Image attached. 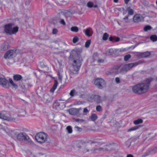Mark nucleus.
Returning a JSON list of instances; mask_svg holds the SVG:
<instances>
[{
  "mask_svg": "<svg viewBox=\"0 0 157 157\" xmlns=\"http://www.w3.org/2000/svg\"><path fill=\"white\" fill-rule=\"evenodd\" d=\"M69 59L72 62L70 68L71 71L74 74H77L82 61L80 55L78 54L76 51L72 50Z\"/></svg>",
  "mask_w": 157,
  "mask_h": 157,
  "instance_id": "f257e3e1",
  "label": "nucleus"
},
{
  "mask_svg": "<svg viewBox=\"0 0 157 157\" xmlns=\"http://www.w3.org/2000/svg\"><path fill=\"white\" fill-rule=\"evenodd\" d=\"M151 79H147L145 82L137 84L132 88V90L135 93L142 94L146 93L149 88Z\"/></svg>",
  "mask_w": 157,
  "mask_h": 157,
  "instance_id": "f03ea898",
  "label": "nucleus"
},
{
  "mask_svg": "<svg viewBox=\"0 0 157 157\" xmlns=\"http://www.w3.org/2000/svg\"><path fill=\"white\" fill-rule=\"evenodd\" d=\"M140 63L139 62H136L124 65H117L115 67V69L117 70L119 72L125 73L132 68L136 66Z\"/></svg>",
  "mask_w": 157,
  "mask_h": 157,
  "instance_id": "7ed1b4c3",
  "label": "nucleus"
},
{
  "mask_svg": "<svg viewBox=\"0 0 157 157\" xmlns=\"http://www.w3.org/2000/svg\"><path fill=\"white\" fill-rule=\"evenodd\" d=\"M13 26V24L11 23L6 25L4 27V32L10 35L16 33L18 31V28L17 26L12 27Z\"/></svg>",
  "mask_w": 157,
  "mask_h": 157,
  "instance_id": "20e7f679",
  "label": "nucleus"
},
{
  "mask_svg": "<svg viewBox=\"0 0 157 157\" xmlns=\"http://www.w3.org/2000/svg\"><path fill=\"white\" fill-rule=\"evenodd\" d=\"M35 138L37 142L40 143H44L47 140L48 136L44 132H40L37 133Z\"/></svg>",
  "mask_w": 157,
  "mask_h": 157,
  "instance_id": "39448f33",
  "label": "nucleus"
},
{
  "mask_svg": "<svg viewBox=\"0 0 157 157\" xmlns=\"http://www.w3.org/2000/svg\"><path fill=\"white\" fill-rule=\"evenodd\" d=\"M0 118L10 121H14L16 120L15 118L5 112H2L0 113Z\"/></svg>",
  "mask_w": 157,
  "mask_h": 157,
  "instance_id": "423d86ee",
  "label": "nucleus"
},
{
  "mask_svg": "<svg viewBox=\"0 0 157 157\" xmlns=\"http://www.w3.org/2000/svg\"><path fill=\"white\" fill-rule=\"evenodd\" d=\"M17 138L19 141L25 140L29 142L31 141L29 137L24 132H20L18 133L17 136Z\"/></svg>",
  "mask_w": 157,
  "mask_h": 157,
  "instance_id": "0eeeda50",
  "label": "nucleus"
},
{
  "mask_svg": "<svg viewBox=\"0 0 157 157\" xmlns=\"http://www.w3.org/2000/svg\"><path fill=\"white\" fill-rule=\"evenodd\" d=\"M16 55L15 50H10L6 52L4 57L6 59H11L15 57Z\"/></svg>",
  "mask_w": 157,
  "mask_h": 157,
  "instance_id": "6e6552de",
  "label": "nucleus"
},
{
  "mask_svg": "<svg viewBox=\"0 0 157 157\" xmlns=\"http://www.w3.org/2000/svg\"><path fill=\"white\" fill-rule=\"evenodd\" d=\"M94 84L99 89H102L105 85L104 80L102 78L96 79L94 81Z\"/></svg>",
  "mask_w": 157,
  "mask_h": 157,
  "instance_id": "1a4fd4ad",
  "label": "nucleus"
},
{
  "mask_svg": "<svg viewBox=\"0 0 157 157\" xmlns=\"http://www.w3.org/2000/svg\"><path fill=\"white\" fill-rule=\"evenodd\" d=\"M53 106L56 109H61L65 107V102H62L61 101L56 102L54 103Z\"/></svg>",
  "mask_w": 157,
  "mask_h": 157,
  "instance_id": "9d476101",
  "label": "nucleus"
},
{
  "mask_svg": "<svg viewBox=\"0 0 157 157\" xmlns=\"http://www.w3.org/2000/svg\"><path fill=\"white\" fill-rule=\"evenodd\" d=\"M82 109L81 108H71L68 110L69 113L72 115H77L79 113V111Z\"/></svg>",
  "mask_w": 157,
  "mask_h": 157,
  "instance_id": "9b49d317",
  "label": "nucleus"
},
{
  "mask_svg": "<svg viewBox=\"0 0 157 157\" xmlns=\"http://www.w3.org/2000/svg\"><path fill=\"white\" fill-rule=\"evenodd\" d=\"M8 81L4 78H0V85L5 88H9V86L7 84Z\"/></svg>",
  "mask_w": 157,
  "mask_h": 157,
  "instance_id": "f8f14e48",
  "label": "nucleus"
},
{
  "mask_svg": "<svg viewBox=\"0 0 157 157\" xmlns=\"http://www.w3.org/2000/svg\"><path fill=\"white\" fill-rule=\"evenodd\" d=\"M90 98L98 103L101 102L102 101L101 97L98 95H92L90 97Z\"/></svg>",
  "mask_w": 157,
  "mask_h": 157,
  "instance_id": "ddd939ff",
  "label": "nucleus"
},
{
  "mask_svg": "<svg viewBox=\"0 0 157 157\" xmlns=\"http://www.w3.org/2000/svg\"><path fill=\"white\" fill-rule=\"evenodd\" d=\"M144 18L140 15L136 14L133 17V21L135 22H138L143 21Z\"/></svg>",
  "mask_w": 157,
  "mask_h": 157,
  "instance_id": "4468645a",
  "label": "nucleus"
},
{
  "mask_svg": "<svg viewBox=\"0 0 157 157\" xmlns=\"http://www.w3.org/2000/svg\"><path fill=\"white\" fill-rule=\"evenodd\" d=\"M83 32L85 33L86 35L88 37L91 36L93 34V31L90 29H87L84 30Z\"/></svg>",
  "mask_w": 157,
  "mask_h": 157,
  "instance_id": "2eb2a0df",
  "label": "nucleus"
},
{
  "mask_svg": "<svg viewBox=\"0 0 157 157\" xmlns=\"http://www.w3.org/2000/svg\"><path fill=\"white\" fill-rule=\"evenodd\" d=\"M58 85V82L57 80L54 81V84L52 88L50 90V92L51 93H53L55 90L56 88Z\"/></svg>",
  "mask_w": 157,
  "mask_h": 157,
  "instance_id": "dca6fc26",
  "label": "nucleus"
},
{
  "mask_svg": "<svg viewBox=\"0 0 157 157\" xmlns=\"http://www.w3.org/2000/svg\"><path fill=\"white\" fill-rule=\"evenodd\" d=\"M87 6L89 8H98V6L96 4H94V3L93 2H89L87 4Z\"/></svg>",
  "mask_w": 157,
  "mask_h": 157,
  "instance_id": "f3484780",
  "label": "nucleus"
},
{
  "mask_svg": "<svg viewBox=\"0 0 157 157\" xmlns=\"http://www.w3.org/2000/svg\"><path fill=\"white\" fill-rule=\"evenodd\" d=\"M9 48V45L8 43H4L1 46V48L3 50L8 49Z\"/></svg>",
  "mask_w": 157,
  "mask_h": 157,
  "instance_id": "a211bd4d",
  "label": "nucleus"
},
{
  "mask_svg": "<svg viewBox=\"0 0 157 157\" xmlns=\"http://www.w3.org/2000/svg\"><path fill=\"white\" fill-rule=\"evenodd\" d=\"M140 127V126H135L128 128L127 130V132H129L132 131H135L138 129Z\"/></svg>",
  "mask_w": 157,
  "mask_h": 157,
  "instance_id": "6ab92c4d",
  "label": "nucleus"
},
{
  "mask_svg": "<svg viewBox=\"0 0 157 157\" xmlns=\"http://www.w3.org/2000/svg\"><path fill=\"white\" fill-rule=\"evenodd\" d=\"M152 154L150 148H149L142 155V157H145L149 155Z\"/></svg>",
  "mask_w": 157,
  "mask_h": 157,
  "instance_id": "aec40b11",
  "label": "nucleus"
},
{
  "mask_svg": "<svg viewBox=\"0 0 157 157\" xmlns=\"http://www.w3.org/2000/svg\"><path fill=\"white\" fill-rule=\"evenodd\" d=\"M131 143L132 140L130 139H128L125 143L124 146L126 148H128L131 146Z\"/></svg>",
  "mask_w": 157,
  "mask_h": 157,
  "instance_id": "412c9836",
  "label": "nucleus"
},
{
  "mask_svg": "<svg viewBox=\"0 0 157 157\" xmlns=\"http://www.w3.org/2000/svg\"><path fill=\"white\" fill-rule=\"evenodd\" d=\"M97 118L98 116L95 114H93L91 115L90 116V118L91 120L93 121H95L97 119Z\"/></svg>",
  "mask_w": 157,
  "mask_h": 157,
  "instance_id": "4be33fe9",
  "label": "nucleus"
},
{
  "mask_svg": "<svg viewBox=\"0 0 157 157\" xmlns=\"http://www.w3.org/2000/svg\"><path fill=\"white\" fill-rule=\"evenodd\" d=\"M22 78L21 76L19 75H16L13 76V78L15 81H18Z\"/></svg>",
  "mask_w": 157,
  "mask_h": 157,
  "instance_id": "5701e85b",
  "label": "nucleus"
},
{
  "mask_svg": "<svg viewBox=\"0 0 157 157\" xmlns=\"http://www.w3.org/2000/svg\"><path fill=\"white\" fill-rule=\"evenodd\" d=\"M150 55V53L149 52H146L142 53L140 55L142 57H147L149 56Z\"/></svg>",
  "mask_w": 157,
  "mask_h": 157,
  "instance_id": "b1692460",
  "label": "nucleus"
},
{
  "mask_svg": "<svg viewBox=\"0 0 157 157\" xmlns=\"http://www.w3.org/2000/svg\"><path fill=\"white\" fill-rule=\"evenodd\" d=\"M63 13L64 15L67 17H70L72 15V13L68 11H65Z\"/></svg>",
  "mask_w": 157,
  "mask_h": 157,
  "instance_id": "393cba45",
  "label": "nucleus"
},
{
  "mask_svg": "<svg viewBox=\"0 0 157 157\" xmlns=\"http://www.w3.org/2000/svg\"><path fill=\"white\" fill-rule=\"evenodd\" d=\"M74 121L78 123H82L85 122V120L82 119L75 118H73Z\"/></svg>",
  "mask_w": 157,
  "mask_h": 157,
  "instance_id": "a878e982",
  "label": "nucleus"
},
{
  "mask_svg": "<svg viewBox=\"0 0 157 157\" xmlns=\"http://www.w3.org/2000/svg\"><path fill=\"white\" fill-rule=\"evenodd\" d=\"M10 83L12 85L13 88L17 89L18 87V86L17 84H15L11 79L9 80Z\"/></svg>",
  "mask_w": 157,
  "mask_h": 157,
  "instance_id": "bb28decb",
  "label": "nucleus"
},
{
  "mask_svg": "<svg viewBox=\"0 0 157 157\" xmlns=\"http://www.w3.org/2000/svg\"><path fill=\"white\" fill-rule=\"evenodd\" d=\"M143 121L142 119H139L137 120L134 121H133V123L135 124L136 125L142 123Z\"/></svg>",
  "mask_w": 157,
  "mask_h": 157,
  "instance_id": "cd10ccee",
  "label": "nucleus"
},
{
  "mask_svg": "<svg viewBox=\"0 0 157 157\" xmlns=\"http://www.w3.org/2000/svg\"><path fill=\"white\" fill-rule=\"evenodd\" d=\"M127 11L128 12V15H132L133 14V10L130 7H128L127 8Z\"/></svg>",
  "mask_w": 157,
  "mask_h": 157,
  "instance_id": "c85d7f7f",
  "label": "nucleus"
},
{
  "mask_svg": "<svg viewBox=\"0 0 157 157\" xmlns=\"http://www.w3.org/2000/svg\"><path fill=\"white\" fill-rule=\"evenodd\" d=\"M78 30V27L76 26H73L71 28V30L73 32H77Z\"/></svg>",
  "mask_w": 157,
  "mask_h": 157,
  "instance_id": "c756f323",
  "label": "nucleus"
},
{
  "mask_svg": "<svg viewBox=\"0 0 157 157\" xmlns=\"http://www.w3.org/2000/svg\"><path fill=\"white\" fill-rule=\"evenodd\" d=\"M108 34L107 33H105L103 35L102 39L104 40H106L108 39Z\"/></svg>",
  "mask_w": 157,
  "mask_h": 157,
  "instance_id": "7c9ffc66",
  "label": "nucleus"
},
{
  "mask_svg": "<svg viewBox=\"0 0 157 157\" xmlns=\"http://www.w3.org/2000/svg\"><path fill=\"white\" fill-rule=\"evenodd\" d=\"M150 38L153 42H155L157 40V36L155 35H153L151 36Z\"/></svg>",
  "mask_w": 157,
  "mask_h": 157,
  "instance_id": "2f4dec72",
  "label": "nucleus"
},
{
  "mask_svg": "<svg viewBox=\"0 0 157 157\" xmlns=\"http://www.w3.org/2000/svg\"><path fill=\"white\" fill-rule=\"evenodd\" d=\"M152 154L157 152V147L150 148Z\"/></svg>",
  "mask_w": 157,
  "mask_h": 157,
  "instance_id": "473e14b6",
  "label": "nucleus"
},
{
  "mask_svg": "<svg viewBox=\"0 0 157 157\" xmlns=\"http://www.w3.org/2000/svg\"><path fill=\"white\" fill-rule=\"evenodd\" d=\"M66 129L69 133H71L72 132V128L70 126H68L66 128Z\"/></svg>",
  "mask_w": 157,
  "mask_h": 157,
  "instance_id": "72a5a7b5",
  "label": "nucleus"
},
{
  "mask_svg": "<svg viewBox=\"0 0 157 157\" xmlns=\"http://www.w3.org/2000/svg\"><path fill=\"white\" fill-rule=\"evenodd\" d=\"M152 27L149 25H147L145 26L144 27V29L145 31H147L148 30H151L152 29Z\"/></svg>",
  "mask_w": 157,
  "mask_h": 157,
  "instance_id": "f704fd0d",
  "label": "nucleus"
},
{
  "mask_svg": "<svg viewBox=\"0 0 157 157\" xmlns=\"http://www.w3.org/2000/svg\"><path fill=\"white\" fill-rule=\"evenodd\" d=\"M91 41L90 40H88L86 41L85 44V47L86 48H88L89 47L91 43Z\"/></svg>",
  "mask_w": 157,
  "mask_h": 157,
  "instance_id": "c9c22d12",
  "label": "nucleus"
},
{
  "mask_svg": "<svg viewBox=\"0 0 157 157\" xmlns=\"http://www.w3.org/2000/svg\"><path fill=\"white\" fill-rule=\"evenodd\" d=\"M75 94V90L74 89H73L71 90L69 93L71 97H74Z\"/></svg>",
  "mask_w": 157,
  "mask_h": 157,
  "instance_id": "e433bc0d",
  "label": "nucleus"
},
{
  "mask_svg": "<svg viewBox=\"0 0 157 157\" xmlns=\"http://www.w3.org/2000/svg\"><path fill=\"white\" fill-rule=\"evenodd\" d=\"M60 2H62V5H65L68 3V0H60Z\"/></svg>",
  "mask_w": 157,
  "mask_h": 157,
  "instance_id": "4c0bfd02",
  "label": "nucleus"
},
{
  "mask_svg": "<svg viewBox=\"0 0 157 157\" xmlns=\"http://www.w3.org/2000/svg\"><path fill=\"white\" fill-rule=\"evenodd\" d=\"M131 57V56L130 54H128L124 56V60L125 61H127L130 59Z\"/></svg>",
  "mask_w": 157,
  "mask_h": 157,
  "instance_id": "58836bf2",
  "label": "nucleus"
},
{
  "mask_svg": "<svg viewBox=\"0 0 157 157\" xmlns=\"http://www.w3.org/2000/svg\"><path fill=\"white\" fill-rule=\"evenodd\" d=\"M96 110L98 112H101L102 110V107L100 105H98L96 106Z\"/></svg>",
  "mask_w": 157,
  "mask_h": 157,
  "instance_id": "ea45409f",
  "label": "nucleus"
},
{
  "mask_svg": "<svg viewBox=\"0 0 157 157\" xmlns=\"http://www.w3.org/2000/svg\"><path fill=\"white\" fill-rule=\"evenodd\" d=\"M78 38L77 36H75L73 39V42L74 43H76L78 40Z\"/></svg>",
  "mask_w": 157,
  "mask_h": 157,
  "instance_id": "a19ab883",
  "label": "nucleus"
},
{
  "mask_svg": "<svg viewBox=\"0 0 157 157\" xmlns=\"http://www.w3.org/2000/svg\"><path fill=\"white\" fill-rule=\"evenodd\" d=\"M58 63L60 67H62L64 66V63L63 62L62 60H60L59 61Z\"/></svg>",
  "mask_w": 157,
  "mask_h": 157,
  "instance_id": "79ce46f5",
  "label": "nucleus"
},
{
  "mask_svg": "<svg viewBox=\"0 0 157 157\" xmlns=\"http://www.w3.org/2000/svg\"><path fill=\"white\" fill-rule=\"evenodd\" d=\"M75 128L77 131L81 132L82 130V128H81L77 126H75Z\"/></svg>",
  "mask_w": 157,
  "mask_h": 157,
  "instance_id": "37998d69",
  "label": "nucleus"
},
{
  "mask_svg": "<svg viewBox=\"0 0 157 157\" xmlns=\"http://www.w3.org/2000/svg\"><path fill=\"white\" fill-rule=\"evenodd\" d=\"M62 75L59 73L58 74V79L61 82L62 81Z\"/></svg>",
  "mask_w": 157,
  "mask_h": 157,
  "instance_id": "c03bdc74",
  "label": "nucleus"
},
{
  "mask_svg": "<svg viewBox=\"0 0 157 157\" xmlns=\"http://www.w3.org/2000/svg\"><path fill=\"white\" fill-rule=\"evenodd\" d=\"M96 150H98L100 151H107L108 149H107L106 148H100L98 149L96 148Z\"/></svg>",
  "mask_w": 157,
  "mask_h": 157,
  "instance_id": "a18cd8bd",
  "label": "nucleus"
},
{
  "mask_svg": "<svg viewBox=\"0 0 157 157\" xmlns=\"http://www.w3.org/2000/svg\"><path fill=\"white\" fill-rule=\"evenodd\" d=\"M58 30L56 29H54L52 30V33L53 34H56L57 33Z\"/></svg>",
  "mask_w": 157,
  "mask_h": 157,
  "instance_id": "49530a36",
  "label": "nucleus"
},
{
  "mask_svg": "<svg viewBox=\"0 0 157 157\" xmlns=\"http://www.w3.org/2000/svg\"><path fill=\"white\" fill-rule=\"evenodd\" d=\"M21 111H22V114H20L19 115V116H24L25 115V111L24 110H21ZM20 113H21V112H20Z\"/></svg>",
  "mask_w": 157,
  "mask_h": 157,
  "instance_id": "de8ad7c7",
  "label": "nucleus"
},
{
  "mask_svg": "<svg viewBox=\"0 0 157 157\" xmlns=\"http://www.w3.org/2000/svg\"><path fill=\"white\" fill-rule=\"evenodd\" d=\"M60 24H61L64 25H66V23H65V21H64V20H63V19L61 20L60 21Z\"/></svg>",
  "mask_w": 157,
  "mask_h": 157,
  "instance_id": "09e8293b",
  "label": "nucleus"
},
{
  "mask_svg": "<svg viewBox=\"0 0 157 157\" xmlns=\"http://www.w3.org/2000/svg\"><path fill=\"white\" fill-rule=\"evenodd\" d=\"M88 112H89V111L88 110L87 108H85L83 110V113H88Z\"/></svg>",
  "mask_w": 157,
  "mask_h": 157,
  "instance_id": "8fccbe9b",
  "label": "nucleus"
},
{
  "mask_svg": "<svg viewBox=\"0 0 157 157\" xmlns=\"http://www.w3.org/2000/svg\"><path fill=\"white\" fill-rule=\"evenodd\" d=\"M98 62L99 63H103L104 62V60L101 59H100L98 60Z\"/></svg>",
  "mask_w": 157,
  "mask_h": 157,
  "instance_id": "3c124183",
  "label": "nucleus"
},
{
  "mask_svg": "<svg viewBox=\"0 0 157 157\" xmlns=\"http://www.w3.org/2000/svg\"><path fill=\"white\" fill-rule=\"evenodd\" d=\"M117 83H119L120 82V79L118 78H116L115 79Z\"/></svg>",
  "mask_w": 157,
  "mask_h": 157,
  "instance_id": "603ef678",
  "label": "nucleus"
},
{
  "mask_svg": "<svg viewBox=\"0 0 157 157\" xmlns=\"http://www.w3.org/2000/svg\"><path fill=\"white\" fill-rule=\"evenodd\" d=\"M130 0H124V2L126 4H127Z\"/></svg>",
  "mask_w": 157,
  "mask_h": 157,
  "instance_id": "864d4df0",
  "label": "nucleus"
},
{
  "mask_svg": "<svg viewBox=\"0 0 157 157\" xmlns=\"http://www.w3.org/2000/svg\"><path fill=\"white\" fill-rule=\"evenodd\" d=\"M126 157H133V156L131 154H128L127 155Z\"/></svg>",
  "mask_w": 157,
  "mask_h": 157,
  "instance_id": "5fc2aeb1",
  "label": "nucleus"
},
{
  "mask_svg": "<svg viewBox=\"0 0 157 157\" xmlns=\"http://www.w3.org/2000/svg\"><path fill=\"white\" fill-rule=\"evenodd\" d=\"M113 37L112 36H110L109 37V40L110 41H112L113 40Z\"/></svg>",
  "mask_w": 157,
  "mask_h": 157,
  "instance_id": "6e6d98bb",
  "label": "nucleus"
},
{
  "mask_svg": "<svg viewBox=\"0 0 157 157\" xmlns=\"http://www.w3.org/2000/svg\"><path fill=\"white\" fill-rule=\"evenodd\" d=\"M120 39V38H118H118H116V42H118V41H119Z\"/></svg>",
  "mask_w": 157,
  "mask_h": 157,
  "instance_id": "4d7b16f0",
  "label": "nucleus"
},
{
  "mask_svg": "<svg viewBox=\"0 0 157 157\" xmlns=\"http://www.w3.org/2000/svg\"><path fill=\"white\" fill-rule=\"evenodd\" d=\"M118 0H113V2L115 3H117L118 2Z\"/></svg>",
  "mask_w": 157,
  "mask_h": 157,
  "instance_id": "13d9d810",
  "label": "nucleus"
},
{
  "mask_svg": "<svg viewBox=\"0 0 157 157\" xmlns=\"http://www.w3.org/2000/svg\"><path fill=\"white\" fill-rule=\"evenodd\" d=\"M83 151L84 152H87L88 151V149H85Z\"/></svg>",
  "mask_w": 157,
  "mask_h": 157,
  "instance_id": "bf43d9fd",
  "label": "nucleus"
},
{
  "mask_svg": "<svg viewBox=\"0 0 157 157\" xmlns=\"http://www.w3.org/2000/svg\"><path fill=\"white\" fill-rule=\"evenodd\" d=\"M29 4V1L27 2V1H26L25 2V4L27 5H28Z\"/></svg>",
  "mask_w": 157,
  "mask_h": 157,
  "instance_id": "052dcab7",
  "label": "nucleus"
},
{
  "mask_svg": "<svg viewBox=\"0 0 157 157\" xmlns=\"http://www.w3.org/2000/svg\"><path fill=\"white\" fill-rule=\"evenodd\" d=\"M128 18V16H126L125 17H124L123 19H127Z\"/></svg>",
  "mask_w": 157,
  "mask_h": 157,
  "instance_id": "680f3d73",
  "label": "nucleus"
},
{
  "mask_svg": "<svg viewBox=\"0 0 157 157\" xmlns=\"http://www.w3.org/2000/svg\"><path fill=\"white\" fill-rule=\"evenodd\" d=\"M125 50V49H123L122 50H120L121 51H124Z\"/></svg>",
  "mask_w": 157,
  "mask_h": 157,
  "instance_id": "e2e57ef3",
  "label": "nucleus"
},
{
  "mask_svg": "<svg viewBox=\"0 0 157 157\" xmlns=\"http://www.w3.org/2000/svg\"><path fill=\"white\" fill-rule=\"evenodd\" d=\"M116 157H123L122 156H117Z\"/></svg>",
  "mask_w": 157,
  "mask_h": 157,
  "instance_id": "0e129e2a",
  "label": "nucleus"
},
{
  "mask_svg": "<svg viewBox=\"0 0 157 157\" xmlns=\"http://www.w3.org/2000/svg\"><path fill=\"white\" fill-rule=\"evenodd\" d=\"M47 101H48V102H49L50 101V100H47Z\"/></svg>",
  "mask_w": 157,
  "mask_h": 157,
  "instance_id": "69168bd1",
  "label": "nucleus"
},
{
  "mask_svg": "<svg viewBox=\"0 0 157 157\" xmlns=\"http://www.w3.org/2000/svg\"><path fill=\"white\" fill-rule=\"evenodd\" d=\"M156 5H157V0H156Z\"/></svg>",
  "mask_w": 157,
  "mask_h": 157,
  "instance_id": "338daca9",
  "label": "nucleus"
}]
</instances>
